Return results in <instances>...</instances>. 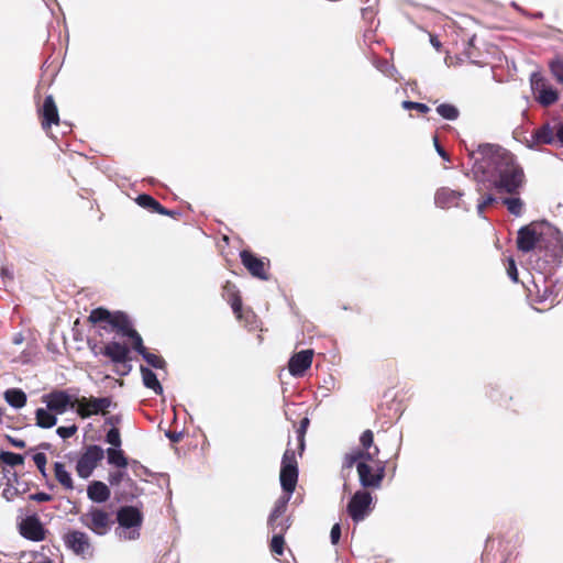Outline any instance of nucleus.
<instances>
[{
  "label": "nucleus",
  "mask_w": 563,
  "mask_h": 563,
  "mask_svg": "<svg viewBox=\"0 0 563 563\" xmlns=\"http://www.w3.org/2000/svg\"><path fill=\"white\" fill-rule=\"evenodd\" d=\"M330 538H331L332 544H336L340 541V538H341L340 523L333 525V527L331 528Z\"/></svg>",
  "instance_id": "nucleus-48"
},
{
  "label": "nucleus",
  "mask_w": 563,
  "mask_h": 563,
  "mask_svg": "<svg viewBox=\"0 0 563 563\" xmlns=\"http://www.w3.org/2000/svg\"><path fill=\"white\" fill-rule=\"evenodd\" d=\"M530 81L533 97L541 106L549 107L558 101V91L548 84L543 76L534 73Z\"/></svg>",
  "instance_id": "nucleus-11"
},
{
  "label": "nucleus",
  "mask_w": 563,
  "mask_h": 563,
  "mask_svg": "<svg viewBox=\"0 0 563 563\" xmlns=\"http://www.w3.org/2000/svg\"><path fill=\"white\" fill-rule=\"evenodd\" d=\"M142 380L145 387L152 389L156 395L163 394V387L157 379L156 374L146 366L141 365Z\"/></svg>",
  "instance_id": "nucleus-24"
},
{
  "label": "nucleus",
  "mask_w": 563,
  "mask_h": 563,
  "mask_svg": "<svg viewBox=\"0 0 563 563\" xmlns=\"http://www.w3.org/2000/svg\"><path fill=\"white\" fill-rule=\"evenodd\" d=\"M290 496L291 495H284V496H280L274 504V507L268 516V518H283L285 517V514H286V510H287V506H288V503H289V499H290Z\"/></svg>",
  "instance_id": "nucleus-32"
},
{
  "label": "nucleus",
  "mask_w": 563,
  "mask_h": 563,
  "mask_svg": "<svg viewBox=\"0 0 563 563\" xmlns=\"http://www.w3.org/2000/svg\"><path fill=\"white\" fill-rule=\"evenodd\" d=\"M40 563H53V562H52V560H51V559L45 558V559H44L42 562H40Z\"/></svg>",
  "instance_id": "nucleus-57"
},
{
  "label": "nucleus",
  "mask_w": 563,
  "mask_h": 563,
  "mask_svg": "<svg viewBox=\"0 0 563 563\" xmlns=\"http://www.w3.org/2000/svg\"><path fill=\"white\" fill-rule=\"evenodd\" d=\"M130 353L131 349L125 343L118 341L106 343L99 351V354L108 357L113 364L119 366L115 372L121 376L128 375L132 369Z\"/></svg>",
  "instance_id": "nucleus-5"
},
{
  "label": "nucleus",
  "mask_w": 563,
  "mask_h": 563,
  "mask_svg": "<svg viewBox=\"0 0 563 563\" xmlns=\"http://www.w3.org/2000/svg\"><path fill=\"white\" fill-rule=\"evenodd\" d=\"M77 430H78L77 426L71 424L68 427H58L56 430V433L63 439H68L70 437H73L77 432Z\"/></svg>",
  "instance_id": "nucleus-44"
},
{
  "label": "nucleus",
  "mask_w": 563,
  "mask_h": 563,
  "mask_svg": "<svg viewBox=\"0 0 563 563\" xmlns=\"http://www.w3.org/2000/svg\"><path fill=\"white\" fill-rule=\"evenodd\" d=\"M285 533H273L269 549L271 551L276 555H283L284 554V548H285Z\"/></svg>",
  "instance_id": "nucleus-38"
},
{
  "label": "nucleus",
  "mask_w": 563,
  "mask_h": 563,
  "mask_svg": "<svg viewBox=\"0 0 563 563\" xmlns=\"http://www.w3.org/2000/svg\"><path fill=\"white\" fill-rule=\"evenodd\" d=\"M544 300V296H542L541 298L537 299L536 301L537 302H542Z\"/></svg>",
  "instance_id": "nucleus-60"
},
{
  "label": "nucleus",
  "mask_w": 563,
  "mask_h": 563,
  "mask_svg": "<svg viewBox=\"0 0 563 563\" xmlns=\"http://www.w3.org/2000/svg\"><path fill=\"white\" fill-rule=\"evenodd\" d=\"M0 463L14 467V466L23 465L24 457L21 454L13 453V452H1L0 453Z\"/></svg>",
  "instance_id": "nucleus-36"
},
{
  "label": "nucleus",
  "mask_w": 563,
  "mask_h": 563,
  "mask_svg": "<svg viewBox=\"0 0 563 563\" xmlns=\"http://www.w3.org/2000/svg\"><path fill=\"white\" fill-rule=\"evenodd\" d=\"M544 249L552 263L561 264L563 262V238L560 232H555L551 236Z\"/></svg>",
  "instance_id": "nucleus-22"
},
{
  "label": "nucleus",
  "mask_w": 563,
  "mask_h": 563,
  "mask_svg": "<svg viewBox=\"0 0 563 563\" xmlns=\"http://www.w3.org/2000/svg\"><path fill=\"white\" fill-rule=\"evenodd\" d=\"M20 534L31 541L40 542L46 539V529L38 517L27 516L19 523Z\"/></svg>",
  "instance_id": "nucleus-15"
},
{
  "label": "nucleus",
  "mask_w": 563,
  "mask_h": 563,
  "mask_svg": "<svg viewBox=\"0 0 563 563\" xmlns=\"http://www.w3.org/2000/svg\"><path fill=\"white\" fill-rule=\"evenodd\" d=\"M468 58H472V54L470 52L466 53Z\"/></svg>",
  "instance_id": "nucleus-61"
},
{
  "label": "nucleus",
  "mask_w": 563,
  "mask_h": 563,
  "mask_svg": "<svg viewBox=\"0 0 563 563\" xmlns=\"http://www.w3.org/2000/svg\"><path fill=\"white\" fill-rule=\"evenodd\" d=\"M279 479L283 490L291 495L298 482V463L295 451L291 449H286L284 452Z\"/></svg>",
  "instance_id": "nucleus-7"
},
{
  "label": "nucleus",
  "mask_w": 563,
  "mask_h": 563,
  "mask_svg": "<svg viewBox=\"0 0 563 563\" xmlns=\"http://www.w3.org/2000/svg\"><path fill=\"white\" fill-rule=\"evenodd\" d=\"M37 115L42 129L49 135L52 125H58L60 121L58 108L52 95L46 96L43 103L37 107Z\"/></svg>",
  "instance_id": "nucleus-14"
},
{
  "label": "nucleus",
  "mask_w": 563,
  "mask_h": 563,
  "mask_svg": "<svg viewBox=\"0 0 563 563\" xmlns=\"http://www.w3.org/2000/svg\"><path fill=\"white\" fill-rule=\"evenodd\" d=\"M47 409L57 415L64 413L67 408L76 409L75 398L73 399L65 390H55L47 396Z\"/></svg>",
  "instance_id": "nucleus-18"
},
{
  "label": "nucleus",
  "mask_w": 563,
  "mask_h": 563,
  "mask_svg": "<svg viewBox=\"0 0 563 563\" xmlns=\"http://www.w3.org/2000/svg\"><path fill=\"white\" fill-rule=\"evenodd\" d=\"M313 351L302 350L295 353L288 362V371L292 376L301 377L312 364Z\"/></svg>",
  "instance_id": "nucleus-19"
},
{
  "label": "nucleus",
  "mask_w": 563,
  "mask_h": 563,
  "mask_svg": "<svg viewBox=\"0 0 563 563\" xmlns=\"http://www.w3.org/2000/svg\"><path fill=\"white\" fill-rule=\"evenodd\" d=\"M123 478L122 472H115L110 474L109 482L111 485H119Z\"/></svg>",
  "instance_id": "nucleus-50"
},
{
  "label": "nucleus",
  "mask_w": 563,
  "mask_h": 563,
  "mask_svg": "<svg viewBox=\"0 0 563 563\" xmlns=\"http://www.w3.org/2000/svg\"><path fill=\"white\" fill-rule=\"evenodd\" d=\"M462 196H463L462 191L443 187V188H440L435 192L434 200H435L437 206L445 209V208L457 207L459 201L462 198Z\"/></svg>",
  "instance_id": "nucleus-20"
},
{
  "label": "nucleus",
  "mask_w": 563,
  "mask_h": 563,
  "mask_svg": "<svg viewBox=\"0 0 563 563\" xmlns=\"http://www.w3.org/2000/svg\"><path fill=\"white\" fill-rule=\"evenodd\" d=\"M65 547L84 559L92 556L93 548L90 537L80 530H69L63 537Z\"/></svg>",
  "instance_id": "nucleus-9"
},
{
  "label": "nucleus",
  "mask_w": 563,
  "mask_h": 563,
  "mask_svg": "<svg viewBox=\"0 0 563 563\" xmlns=\"http://www.w3.org/2000/svg\"><path fill=\"white\" fill-rule=\"evenodd\" d=\"M549 68L552 76L559 84L563 85V56H555L549 62Z\"/></svg>",
  "instance_id": "nucleus-34"
},
{
  "label": "nucleus",
  "mask_w": 563,
  "mask_h": 563,
  "mask_svg": "<svg viewBox=\"0 0 563 563\" xmlns=\"http://www.w3.org/2000/svg\"><path fill=\"white\" fill-rule=\"evenodd\" d=\"M503 203L507 207V210L516 216L519 217L522 213L523 209V201L518 197H510V198H504Z\"/></svg>",
  "instance_id": "nucleus-35"
},
{
  "label": "nucleus",
  "mask_w": 563,
  "mask_h": 563,
  "mask_svg": "<svg viewBox=\"0 0 563 563\" xmlns=\"http://www.w3.org/2000/svg\"><path fill=\"white\" fill-rule=\"evenodd\" d=\"M401 106L404 109H407V110L415 109L422 114H426L430 111V108L427 104L420 103V102H415V101H409V100L402 101Z\"/></svg>",
  "instance_id": "nucleus-42"
},
{
  "label": "nucleus",
  "mask_w": 563,
  "mask_h": 563,
  "mask_svg": "<svg viewBox=\"0 0 563 563\" xmlns=\"http://www.w3.org/2000/svg\"><path fill=\"white\" fill-rule=\"evenodd\" d=\"M541 234H539L533 224H528L518 230L517 249L522 253L533 251L541 243Z\"/></svg>",
  "instance_id": "nucleus-17"
},
{
  "label": "nucleus",
  "mask_w": 563,
  "mask_h": 563,
  "mask_svg": "<svg viewBox=\"0 0 563 563\" xmlns=\"http://www.w3.org/2000/svg\"><path fill=\"white\" fill-rule=\"evenodd\" d=\"M88 321L98 325L100 330L128 338L131 341V349L141 354L150 366L157 369L166 367V362L161 355L151 353L145 347L142 336L134 329L132 320L124 311H110L103 307H98L91 310Z\"/></svg>",
  "instance_id": "nucleus-1"
},
{
  "label": "nucleus",
  "mask_w": 563,
  "mask_h": 563,
  "mask_svg": "<svg viewBox=\"0 0 563 563\" xmlns=\"http://www.w3.org/2000/svg\"><path fill=\"white\" fill-rule=\"evenodd\" d=\"M308 426H309V419L303 418L300 421L299 428L297 429L299 454H302V452L305 450V435H306Z\"/></svg>",
  "instance_id": "nucleus-40"
},
{
  "label": "nucleus",
  "mask_w": 563,
  "mask_h": 563,
  "mask_svg": "<svg viewBox=\"0 0 563 563\" xmlns=\"http://www.w3.org/2000/svg\"><path fill=\"white\" fill-rule=\"evenodd\" d=\"M369 460L373 461V454L366 451L353 450L350 453H346L343 457V467L352 468L354 465H357L360 461Z\"/></svg>",
  "instance_id": "nucleus-25"
},
{
  "label": "nucleus",
  "mask_w": 563,
  "mask_h": 563,
  "mask_svg": "<svg viewBox=\"0 0 563 563\" xmlns=\"http://www.w3.org/2000/svg\"><path fill=\"white\" fill-rule=\"evenodd\" d=\"M507 262H508V264H507V274H508L509 278L514 283H518L519 282V277H518V271H517V265H516L515 260L512 257H509Z\"/></svg>",
  "instance_id": "nucleus-45"
},
{
  "label": "nucleus",
  "mask_w": 563,
  "mask_h": 563,
  "mask_svg": "<svg viewBox=\"0 0 563 563\" xmlns=\"http://www.w3.org/2000/svg\"><path fill=\"white\" fill-rule=\"evenodd\" d=\"M222 297L230 303L235 299H240L241 295L238 287L232 282H227L223 286Z\"/></svg>",
  "instance_id": "nucleus-39"
},
{
  "label": "nucleus",
  "mask_w": 563,
  "mask_h": 563,
  "mask_svg": "<svg viewBox=\"0 0 563 563\" xmlns=\"http://www.w3.org/2000/svg\"><path fill=\"white\" fill-rule=\"evenodd\" d=\"M556 142L563 146V122L556 123Z\"/></svg>",
  "instance_id": "nucleus-51"
},
{
  "label": "nucleus",
  "mask_w": 563,
  "mask_h": 563,
  "mask_svg": "<svg viewBox=\"0 0 563 563\" xmlns=\"http://www.w3.org/2000/svg\"><path fill=\"white\" fill-rule=\"evenodd\" d=\"M136 202L144 209H147L151 212L159 213L163 216L174 217L177 212L166 209L164 206L159 203L155 198L151 195L142 194L136 198Z\"/></svg>",
  "instance_id": "nucleus-21"
},
{
  "label": "nucleus",
  "mask_w": 563,
  "mask_h": 563,
  "mask_svg": "<svg viewBox=\"0 0 563 563\" xmlns=\"http://www.w3.org/2000/svg\"><path fill=\"white\" fill-rule=\"evenodd\" d=\"M240 258L242 265L253 277L261 280L269 279L268 269L271 262L268 258L258 257L250 250H242L240 252Z\"/></svg>",
  "instance_id": "nucleus-10"
},
{
  "label": "nucleus",
  "mask_w": 563,
  "mask_h": 563,
  "mask_svg": "<svg viewBox=\"0 0 563 563\" xmlns=\"http://www.w3.org/2000/svg\"><path fill=\"white\" fill-rule=\"evenodd\" d=\"M474 38H475V36H473V37L470 40V42H468L470 47H472V46H473Z\"/></svg>",
  "instance_id": "nucleus-58"
},
{
  "label": "nucleus",
  "mask_w": 563,
  "mask_h": 563,
  "mask_svg": "<svg viewBox=\"0 0 563 563\" xmlns=\"http://www.w3.org/2000/svg\"><path fill=\"white\" fill-rule=\"evenodd\" d=\"M360 443L362 449L360 451H366L373 454V459L379 454V449L374 444V433L372 430H365L360 437Z\"/></svg>",
  "instance_id": "nucleus-29"
},
{
  "label": "nucleus",
  "mask_w": 563,
  "mask_h": 563,
  "mask_svg": "<svg viewBox=\"0 0 563 563\" xmlns=\"http://www.w3.org/2000/svg\"><path fill=\"white\" fill-rule=\"evenodd\" d=\"M166 435L168 437V439L172 441V442H179L180 441V438H181V434L180 433H176V432H167Z\"/></svg>",
  "instance_id": "nucleus-53"
},
{
  "label": "nucleus",
  "mask_w": 563,
  "mask_h": 563,
  "mask_svg": "<svg viewBox=\"0 0 563 563\" xmlns=\"http://www.w3.org/2000/svg\"><path fill=\"white\" fill-rule=\"evenodd\" d=\"M229 305L231 306L233 313L238 320H240V321L245 320L246 322H249V318L253 317L251 311L243 310L242 298L235 299L234 301L230 302Z\"/></svg>",
  "instance_id": "nucleus-37"
},
{
  "label": "nucleus",
  "mask_w": 563,
  "mask_h": 563,
  "mask_svg": "<svg viewBox=\"0 0 563 563\" xmlns=\"http://www.w3.org/2000/svg\"><path fill=\"white\" fill-rule=\"evenodd\" d=\"M106 441L114 448L121 446L120 430L115 427L111 428L106 435Z\"/></svg>",
  "instance_id": "nucleus-41"
},
{
  "label": "nucleus",
  "mask_w": 563,
  "mask_h": 563,
  "mask_svg": "<svg viewBox=\"0 0 563 563\" xmlns=\"http://www.w3.org/2000/svg\"><path fill=\"white\" fill-rule=\"evenodd\" d=\"M29 498L34 501L45 503L51 501L53 499V496L44 492H38L35 494H31Z\"/></svg>",
  "instance_id": "nucleus-47"
},
{
  "label": "nucleus",
  "mask_w": 563,
  "mask_h": 563,
  "mask_svg": "<svg viewBox=\"0 0 563 563\" xmlns=\"http://www.w3.org/2000/svg\"><path fill=\"white\" fill-rule=\"evenodd\" d=\"M76 412L81 419L90 418L91 416L102 415L106 416L109 412V408L112 406V399L110 397H80L75 398Z\"/></svg>",
  "instance_id": "nucleus-8"
},
{
  "label": "nucleus",
  "mask_w": 563,
  "mask_h": 563,
  "mask_svg": "<svg viewBox=\"0 0 563 563\" xmlns=\"http://www.w3.org/2000/svg\"><path fill=\"white\" fill-rule=\"evenodd\" d=\"M362 14L364 18H366L367 15L372 14V10L369 8L363 9Z\"/></svg>",
  "instance_id": "nucleus-55"
},
{
  "label": "nucleus",
  "mask_w": 563,
  "mask_h": 563,
  "mask_svg": "<svg viewBox=\"0 0 563 563\" xmlns=\"http://www.w3.org/2000/svg\"><path fill=\"white\" fill-rule=\"evenodd\" d=\"M267 526L273 533H286L291 526L290 517L268 518Z\"/></svg>",
  "instance_id": "nucleus-31"
},
{
  "label": "nucleus",
  "mask_w": 563,
  "mask_h": 563,
  "mask_svg": "<svg viewBox=\"0 0 563 563\" xmlns=\"http://www.w3.org/2000/svg\"><path fill=\"white\" fill-rule=\"evenodd\" d=\"M386 462L374 457V461H360L356 465L360 483L364 488H379L385 478Z\"/></svg>",
  "instance_id": "nucleus-4"
},
{
  "label": "nucleus",
  "mask_w": 563,
  "mask_h": 563,
  "mask_svg": "<svg viewBox=\"0 0 563 563\" xmlns=\"http://www.w3.org/2000/svg\"><path fill=\"white\" fill-rule=\"evenodd\" d=\"M36 426L43 429L52 428L56 424L57 418L48 409L37 408L35 411Z\"/></svg>",
  "instance_id": "nucleus-27"
},
{
  "label": "nucleus",
  "mask_w": 563,
  "mask_h": 563,
  "mask_svg": "<svg viewBox=\"0 0 563 563\" xmlns=\"http://www.w3.org/2000/svg\"><path fill=\"white\" fill-rule=\"evenodd\" d=\"M492 540H493V537L488 536L487 539H486V543L490 542Z\"/></svg>",
  "instance_id": "nucleus-59"
},
{
  "label": "nucleus",
  "mask_w": 563,
  "mask_h": 563,
  "mask_svg": "<svg viewBox=\"0 0 563 563\" xmlns=\"http://www.w3.org/2000/svg\"><path fill=\"white\" fill-rule=\"evenodd\" d=\"M431 43L435 46V47H439L440 46V43L438 41H435L434 38H431Z\"/></svg>",
  "instance_id": "nucleus-56"
},
{
  "label": "nucleus",
  "mask_w": 563,
  "mask_h": 563,
  "mask_svg": "<svg viewBox=\"0 0 563 563\" xmlns=\"http://www.w3.org/2000/svg\"><path fill=\"white\" fill-rule=\"evenodd\" d=\"M478 153L482 155L481 168L483 170L492 168L496 176L495 188L499 192L518 194L526 177L515 156L510 152L490 144L479 145Z\"/></svg>",
  "instance_id": "nucleus-2"
},
{
  "label": "nucleus",
  "mask_w": 563,
  "mask_h": 563,
  "mask_svg": "<svg viewBox=\"0 0 563 563\" xmlns=\"http://www.w3.org/2000/svg\"><path fill=\"white\" fill-rule=\"evenodd\" d=\"M33 461H34L36 467L40 470V472H42L44 474L45 466H46V463H47L46 455L44 453H36L33 456Z\"/></svg>",
  "instance_id": "nucleus-46"
},
{
  "label": "nucleus",
  "mask_w": 563,
  "mask_h": 563,
  "mask_svg": "<svg viewBox=\"0 0 563 563\" xmlns=\"http://www.w3.org/2000/svg\"><path fill=\"white\" fill-rule=\"evenodd\" d=\"M556 142V123L547 122L531 133L530 139L526 140L529 148H537L540 145L553 144Z\"/></svg>",
  "instance_id": "nucleus-16"
},
{
  "label": "nucleus",
  "mask_w": 563,
  "mask_h": 563,
  "mask_svg": "<svg viewBox=\"0 0 563 563\" xmlns=\"http://www.w3.org/2000/svg\"><path fill=\"white\" fill-rule=\"evenodd\" d=\"M435 147H437V151L439 153V155L445 159V161H450V157L448 155V153L438 144V142L435 141Z\"/></svg>",
  "instance_id": "nucleus-52"
},
{
  "label": "nucleus",
  "mask_w": 563,
  "mask_h": 563,
  "mask_svg": "<svg viewBox=\"0 0 563 563\" xmlns=\"http://www.w3.org/2000/svg\"><path fill=\"white\" fill-rule=\"evenodd\" d=\"M5 439H7V441H8L11 445H13V446H15V448H18V449H24V448H25V445H26V444H25V442H24L23 440H20V439L13 438V437H11V435H9V434H7V435H5Z\"/></svg>",
  "instance_id": "nucleus-49"
},
{
  "label": "nucleus",
  "mask_w": 563,
  "mask_h": 563,
  "mask_svg": "<svg viewBox=\"0 0 563 563\" xmlns=\"http://www.w3.org/2000/svg\"><path fill=\"white\" fill-rule=\"evenodd\" d=\"M4 399L14 408H22L26 404V394L19 388H11L4 393Z\"/></svg>",
  "instance_id": "nucleus-26"
},
{
  "label": "nucleus",
  "mask_w": 563,
  "mask_h": 563,
  "mask_svg": "<svg viewBox=\"0 0 563 563\" xmlns=\"http://www.w3.org/2000/svg\"><path fill=\"white\" fill-rule=\"evenodd\" d=\"M87 495L93 503L101 504L110 498L111 492L104 483L93 481L88 485Z\"/></svg>",
  "instance_id": "nucleus-23"
},
{
  "label": "nucleus",
  "mask_w": 563,
  "mask_h": 563,
  "mask_svg": "<svg viewBox=\"0 0 563 563\" xmlns=\"http://www.w3.org/2000/svg\"><path fill=\"white\" fill-rule=\"evenodd\" d=\"M104 452L99 445H89L79 457L76 471L82 478L91 475L92 471L97 467L98 463L103 459Z\"/></svg>",
  "instance_id": "nucleus-13"
},
{
  "label": "nucleus",
  "mask_w": 563,
  "mask_h": 563,
  "mask_svg": "<svg viewBox=\"0 0 563 563\" xmlns=\"http://www.w3.org/2000/svg\"><path fill=\"white\" fill-rule=\"evenodd\" d=\"M108 463L117 467L125 468L129 464L126 456L122 450L109 448L107 450Z\"/></svg>",
  "instance_id": "nucleus-30"
},
{
  "label": "nucleus",
  "mask_w": 563,
  "mask_h": 563,
  "mask_svg": "<svg viewBox=\"0 0 563 563\" xmlns=\"http://www.w3.org/2000/svg\"><path fill=\"white\" fill-rule=\"evenodd\" d=\"M120 422V417L119 416H111L109 417L107 420H106V423H109V424H117Z\"/></svg>",
  "instance_id": "nucleus-54"
},
{
  "label": "nucleus",
  "mask_w": 563,
  "mask_h": 563,
  "mask_svg": "<svg viewBox=\"0 0 563 563\" xmlns=\"http://www.w3.org/2000/svg\"><path fill=\"white\" fill-rule=\"evenodd\" d=\"M119 528L117 534L124 540H135L140 537L139 529L143 523V514L134 506H123L117 512Z\"/></svg>",
  "instance_id": "nucleus-3"
},
{
  "label": "nucleus",
  "mask_w": 563,
  "mask_h": 563,
  "mask_svg": "<svg viewBox=\"0 0 563 563\" xmlns=\"http://www.w3.org/2000/svg\"><path fill=\"white\" fill-rule=\"evenodd\" d=\"M437 112L443 119L453 121L456 120L460 115L459 109L452 103H441L437 107Z\"/></svg>",
  "instance_id": "nucleus-33"
},
{
  "label": "nucleus",
  "mask_w": 563,
  "mask_h": 563,
  "mask_svg": "<svg viewBox=\"0 0 563 563\" xmlns=\"http://www.w3.org/2000/svg\"><path fill=\"white\" fill-rule=\"evenodd\" d=\"M79 520L97 536L107 534L113 525L111 514L98 507H91L86 514L80 516Z\"/></svg>",
  "instance_id": "nucleus-6"
},
{
  "label": "nucleus",
  "mask_w": 563,
  "mask_h": 563,
  "mask_svg": "<svg viewBox=\"0 0 563 563\" xmlns=\"http://www.w3.org/2000/svg\"><path fill=\"white\" fill-rule=\"evenodd\" d=\"M54 474L55 478L62 486H64V488L68 490L74 489L73 478L63 463L56 462L54 464Z\"/></svg>",
  "instance_id": "nucleus-28"
},
{
  "label": "nucleus",
  "mask_w": 563,
  "mask_h": 563,
  "mask_svg": "<svg viewBox=\"0 0 563 563\" xmlns=\"http://www.w3.org/2000/svg\"><path fill=\"white\" fill-rule=\"evenodd\" d=\"M494 202H496V198L492 195L484 196L477 203V213L479 216H483L485 210L492 206Z\"/></svg>",
  "instance_id": "nucleus-43"
},
{
  "label": "nucleus",
  "mask_w": 563,
  "mask_h": 563,
  "mask_svg": "<svg viewBox=\"0 0 563 563\" xmlns=\"http://www.w3.org/2000/svg\"><path fill=\"white\" fill-rule=\"evenodd\" d=\"M373 498L367 490H357L347 504V514L354 522H360L371 512Z\"/></svg>",
  "instance_id": "nucleus-12"
}]
</instances>
